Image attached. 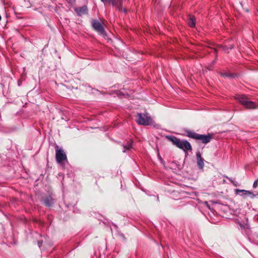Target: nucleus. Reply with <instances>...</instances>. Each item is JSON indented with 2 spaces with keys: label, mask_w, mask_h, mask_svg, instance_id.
I'll return each mask as SVG.
<instances>
[{
  "label": "nucleus",
  "mask_w": 258,
  "mask_h": 258,
  "mask_svg": "<svg viewBox=\"0 0 258 258\" xmlns=\"http://www.w3.org/2000/svg\"><path fill=\"white\" fill-rule=\"evenodd\" d=\"M222 76L223 77H231L232 76V75L228 73H224L222 74Z\"/></svg>",
  "instance_id": "nucleus-17"
},
{
  "label": "nucleus",
  "mask_w": 258,
  "mask_h": 258,
  "mask_svg": "<svg viewBox=\"0 0 258 258\" xmlns=\"http://www.w3.org/2000/svg\"><path fill=\"white\" fill-rule=\"evenodd\" d=\"M136 121L139 124L144 125H150L153 122L152 119L148 113H141L137 114Z\"/></svg>",
  "instance_id": "nucleus-3"
},
{
  "label": "nucleus",
  "mask_w": 258,
  "mask_h": 258,
  "mask_svg": "<svg viewBox=\"0 0 258 258\" xmlns=\"http://www.w3.org/2000/svg\"><path fill=\"white\" fill-rule=\"evenodd\" d=\"M185 133H186V136L188 137H189L190 138L194 139L196 140H197L198 134H199L194 132L188 131V130L186 131Z\"/></svg>",
  "instance_id": "nucleus-11"
},
{
  "label": "nucleus",
  "mask_w": 258,
  "mask_h": 258,
  "mask_svg": "<svg viewBox=\"0 0 258 258\" xmlns=\"http://www.w3.org/2000/svg\"><path fill=\"white\" fill-rule=\"evenodd\" d=\"M257 184H258V179H257L256 180H255L254 182H253V188H255L257 187Z\"/></svg>",
  "instance_id": "nucleus-16"
},
{
  "label": "nucleus",
  "mask_w": 258,
  "mask_h": 258,
  "mask_svg": "<svg viewBox=\"0 0 258 258\" xmlns=\"http://www.w3.org/2000/svg\"><path fill=\"white\" fill-rule=\"evenodd\" d=\"M160 157H161V156L159 154H158V158L160 160Z\"/></svg>",
  "instance_id": "nucleus-22"
},
{
  "label": "nucleus",
  "mask_w": 258,
  "mask_h": 258,
  "mask_svg": "<svg viewBox=\"0 0 258 258\" xmlns=\"http://www.w3.org/2000/svg\"><path fill=\"white\" fill-rule=\"evenodd\" d=\"M66 1L70 4H72L75 2V0H66Z\"/></svg>",
  "instance_id": "nucleus-19"
},
{
  "label": "nucleus",
  "mask_w": 258,
  "mask_h": 258,
  "mask_svg": "<svg viewBox=\"0 0 258 258\" xmlns=\"http://www.w3.org/2000/svg\"><path fill=\"white\" fill-rule=\"evenodd\" d=\"M101 1L104 4L106 3H111L113 6L115 7L120 12H123L125 14L127 12L126 9L122 8L123 0H101Z\"/></svg>",
  "instance_id": "nucleus-5"
},
{
  "label": "nucleus",
  "mask_w": 258,
  "mask_h": 258,
  "mask_svg": "<svg viewBox=\"0 0 258 258\" xmlns=\"http://www.w3.org/2000/svg\"><path fill=\"white\" fill-rule=\"evenodd\" d=\"M160 162L161 164L165 166V161L163 160V159L161 157H160Z\"/></svg>",
  "instance_id": "nucleus-20"
},
{
  "label": "nucleus",
  "mask_w": 258,
  "mask_h": 258,
  "mask_svg": "<svg viewBox=\"0 0 258 258\" xmlns=\"http://www.w3.org/2000/svg\"><path fill=\"white\" fill-rule=\"evenodd\" d=\"M56 152L55 158L57 162L59 164H62L63 161L67 162V155L62 148H59L58 145H55Z\"/></svg>",
  "instance_id": "nucleus-4"
},
{
  "label": "nucleus",
  "mask_w": 258,
  "mask_h": 258,
  "mask_svg": "<svg viewBox=\"0 0 258 258\" xmlns=\"http://www.w3.org/2000/svg\"><path fill=\"white\" fill-rule=\"evenodd\" d=\"M197 158V164L200 169H203L204 166V159L202 157L201 154L200 152L196 153Z\"/></svg>",
  "instance_id": "nucleus-10"
},
{
  "label": "nucleus",
  "mask_w": 258,
  "mask_h": 258,
  "mask_svg": "<svg viewBox=\"0 0 258 258\" xmlns=\"http://www.w3.org/2000/svg\"><path fill=\"white\" fill-rule=\"evenodd\" d=\"M188 25L191 27H194L196 25L195 18L194 17H190L188 22Z\"/></svg>",
  "instance_id": "nucleus-14"
},
{
  "label": "nucleus",
  "mask_w": 258,
  "mask_h": 258,
  "mask_svg": "<svg viewBox=\"0 0 258 258\" xmlns=\"http://www.w3.org/2000/svg\"><path fill=\"white\" fill-rule=\"evenodd\" d=\"M133 145V141H127L125 145H123L124 150L123 151V152H125L127 150H130L132 148Z\"/></svg>",
  "instance_id": "nucleus-13"
},
{
  "label": "nucleus",
  "mask_w": 258,
  "mask_h": 258,
  "mask_svg": "<svg viewBox=\"0 0 258 258\" xmlns=\"http://www.w3.org/2000/svg\"><path fill=\"white\" fill-rule=\"evenodd\" d=\"M41 244H42V242H41L40 241H38V245L39 248H40Z\"/></svg>",
  "instance_id": "nucleus-21"
},
{
  "label": "nucleus",
  "mask_w": 258,
  "mask_h": 258,
  "mask_svg": "<svg viewBox=\"0 0 258 258\" xmlns=\"http://www.w3.org/2000/svg\"><path fill=\"white\" fill-rule=\"evenodd\" d=\"M237 223L242 229H249L250 228L249 224L248 222V219L245 216H244V219L242 221H240L238 220Z\"/></svg>",
  "instance_id": "nucleus-9"
},
{
  "label": "nucleus",
  "mask_w": 258,
  "mask_h": 258,
  "mask_svg": "<svg viewBox=\"0 0 258 258\" xmlns=\"http://www.w3.org/2000/svg\"><path fill=\"white\" fill-rule=\"evenodd\" d=\"M235 99L247 108L254 109L258 108V104L256 105L253 102L249 101L244 95H236Z\"/></svg>",
  "instance_id": "nucleus-2"
},
{
  "label": "nucleus",
  "mask_w": 258,
  "mask_h": 258,
  "mask_svg": "<svg viewBox=\"0 0 258 258\" xmlns=\"http://www.w3.org/2000/svg\"><path fill=\"white\" fill-rule=\"evenodd\" d=\"M87 7L86 6H84L82 8H80V12L82 13H85L86 11H87Z\"/></svg>",
  "instance_id": "nucleus-15"
},
{
  "label": "nucleus",
  "mask_w": 258,
  "mask_h": 258,
  "mask_svg": "<svg viewBox=\"0 0 258 258\" xmlns=\"http://www.w3.org/2000/svg\"><path fill=\"white\" fill-rule=\"evenodd\" d=\"M166 138L170 141H171L174 145L176 146L177 148L182 150L184 152L186 151L192 150L191 146L190 143L187 140H180L173 136H166Z\"/></svg>",
  "instance_id": "nucleus-1"
},
{
  "label": "nucleus",
  "mask_w": 258,
  "mask_h": 258,
  "mask_svg": "<svg viewBox=\"0 0 258 258\" xmlns=\"http://www.w3.org/2000/svg\"><path fill=\"white\" fill-rule=\"evenodd\" d=\"M212 138V136L210 134L207 135L198 134L197 140L201 141L204 144H207L210 142Z\"/></svg>",
  "instance_id": "nucleus-8"
},
{
  "label": "nucleus",
  "mask_w": 258,
  "mask_h": 258,
  "mask_svg": "<svg viewBox=\"0 0 258 258\" xmlns=\"http://www.w3.org/2000/svg\"><path fill=\"white\" fill-rule=\"evenodd\" d=\"M235 193L236 195H240L243 197H249L251 199L255 197V195H254L252 192L244 189H236L235 190Z\"/></svg>",
  "instance_id": "nucleus-7"
},
{
  "label": "nucleus",
  "mask_w": 258,
  "mask_h": 258,
  "mask_svg": "<svg viewBox=\"0 0 258 258\" xmlns=\"http://www.w3.org/2000/svg\"><path fill=\"white\" fill-rule=\"evenodd\" d=\"M92 25L95 30L101 34H104V28L101 23L99 21L93 20L92 22Z\"/></svg>",
  "instance_id": "nucleus-6"
},
{
  "label": "nucleus",
  "mask_w": 258,
  "mask_h": 258,
  "mask_svg": "<svg viewBox=\"0 0 258 258\" xmlns=\"http://www.w3.org/2000/svg\"><path fill=\"white\" fill-rule=\"evenodd\" d=\"M72 210L75 213H77L78 212V210L77 209V208L75 207V206H73L72 207Z\"/></svg>",
  "instance_id": "nucleus-18"
},
{
  "label": "nucleus",
  "mask_w": 258,
  "mask_h": 258,
  "mask_svg": "<svg viewBox=\"0 0 258 258\" xmlns=\"http://www.w3.org/2000/svg\"><path fill=\"white\" fill-rule=\"evenodd\" d=\"M257 237H258V236H257Z\"/></svg>",
  "instance_id": "nucleus-23"
},
{
  "label": "nucleus",
  "mask_w": 258,
  "mask_h": 258,
  "mask_svg": "<svg viewBox=\"0 0 258 258\" xmlns=\"http://www.w3.org/2000/svg\"><path fill=\"white\" fill-rule=\"evenodd\" d=\"M43 203L45 206L47 207H50L53 203V200L50 197H47L46 198L44 199Z\"/></svg>",
  "instance_id": "nucleus-12"
}]
</instances>
